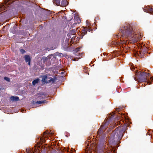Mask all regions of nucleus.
Returning <instances> with one entry per match:
<instances>
[{"label": "nucleus", "mask_w": 153, "mask_h": 153, "mask_svg": "<svg viewBox=\"0 0 153 153\" xmlns=\"http://www.w3.org/2000/svg\"><path fill=\"white\" fill-rule=\"evenodd\" d=\"M119 31L120 33L116 35L119 38L121 36L123 38H126L132 42H135L141 38L140 36H139L134 34V31L130 24H127L122 26L119 29Z\"/></svg>", "instance_id": "f257e3e1"}, {"label": "nucleus", "mask_w": 153, "mask_h": 153, "mask_svg": "<svg viewBox=\"0 0 153 153\" xmlns=\"http://www.w3.org/2000/svg\"><path fill=\"white\" fill-rule=\"evenodd\" d=\"M125 131V127L119 126L117 129H115L110 134L109 136V141L111 143H113L115 140H121Z\"/></svg>", "instance_id": "f03ea898"}, {"label": "nucleus", "mask_w": 153, "mask_h": 153, "mask_svg": "<svg viewBox=\"0 0 153 153\" xmlns=\"http://www.w3.org/2000/svg\"><path fill=\"white\" fill-rule=\"evenodd\" d=\"M135 72H136V76L134 78L135 80H137L140 83L145 82V83H146V85L148 83L149 84H151V82L149 80L148 81L150 76L149 73H147L145 72H141V71L138 72L136 70Z\"/></svg>", "instance_id": "7ed1b4c3"}, {"label": "nucleus", "mask_w": 153, "mask_h": 153, "mask_svg": "<svg viewBox=\"0 0 153 153\" xmlns=\"http://www.w3.org/2000/svg\"><path fill=\"white\" fill-rule=\"evenodd\" d=\"M106 142H102L98 145V146L104 153H111V149L110 148H108V147L106 146Z\"/></svg>", "instance_id": "20e7f679"}, {"label": "nucleus", "mask_w": 153, "mask_h": 153, "mask_svg": "<svg viewBox=\"0 0 153 153\" xmlns=\"http://www.w3.org/2000/svg\"><path fill=\"white\" fill-rule=\"evenodd\" d=\"M92 30V29L88 26V27H84L83 29L82 30L81 34L80 36V38L82 39L83 36L85 34H87V31L90 32Z\"/></svg>", "instance_id": "39448f33"}, {"label": "nucleus", "mask_w": 153, "mask_h": 153, "mask_svg": "<svg viewBox=\"0 0 153 153\" xmlns=\"http://www.w3.org/2000/svg\"><path fill=\"white\" fill-rule=\"evenodd\" d=\"M103 126H101L97 132V136L101 138H102L105 137V134L103 129Z\"/></svg>", "instance_id": "423d86ee"}, {"label": "nucleus", "mask_w": 153, "mask_h": 153, "mask_svg": "<svg viewBox=\"0 0 153 153\" xmlns=\"http://www.w3.org/2000/svg\"><path fill=\"white\" fill-rule=\"evenodd\" d=\"M126 40H122L120 39V40L117 41H112V45L116 46L117 45H120L122 44H123L126 43Z\"/></svg>", "instance_id": "0eeeda50"}, {"label": "nucleus", "mask_w": 153, "mask_h": 153, "mask_svg": "<svg viewBox=\"0 0 153 153\" xmlns=\"http://www.w3.org/2000/svg\"><path fill=\"white\" fill-rule=\"evenodd\" d=\"M24 58L25 59V61L26 63H28V64L30 65L31 59L29 55H26L25 56Z\"/></svg>", "instance_id": "6e6552de"}, {"label": "nucleus", "mask_w": 153, "mask_h": 153, "mask_svg": "<svg viewBox=\"0 0 153 153\" xmlns=\"http://www.w3.org/2000/svg\"><path fill=\"white\" fill-rule=\"evenodd\" d=\"M55 78H56V77H55ZM48 79H49L46 81V83H51V82H52V83H53L55 82V80L56 79V78L54 79L53 78H52L51 77H50L48 78Z\"/></svg>", "instance_id": "1a4fd4ad"}, {"label": "nucleus", "mask_w": 153, "mask_h": 153, "mask_svg": "<svg viewBox=\"0 0 153 153\" xmlns=\"http://www.w3.org/2000/svg\"><path fill=\"white\" fill-rule=\"evenodd\" d=\"M74 19L76 21H77V22L74 23L73 24V25H76L77 23H79L81 21L78 16H75L74 17Z\"/></svg>", "instance_id": "9d476101"}, {"label": "nucleus", "mask_w": 153, "mask_h": 153, "mask_svg": "<svg viewBox=\"0 0 153 153\" xmlns=\"http://www.w3.org/2000/svg\"><path fill=\"white\" fill-rule=\"evenodd\" d=\"M10 99L11 100L14 101H19V99L18 97L12 96L10 97Z\"/></svg>", "instance_id": "9b49d317"}, {"label": "nucleus", "mask_w": 153, "mask_h": 153, "mask_svg": "<svg viewBox=\"0 0 153 153\" xmlns=\"http://www.w3.org/2000/svg\"><path fill=\"white\" fill-rule=\"evenodd\" d=\"M47 101L46 100H45L42 101H37L36 102H35V101H33V104H43L45 103H47Z\"/></svg>", "instance_id": "f8f14e48"}, {"label": "nucleus", "mask_w": 153, "mask_h": 153, "mask_svg": "<svg viewBox=\"0 0 153 153\" xmlns=\"http://www.w3.org/2000/svg\"><path fill=\"white\" fill-rule=\"evenodd\" d=\"M67 4V0H62L61 6L62 7H65Z\"/></svg>", "instance_id": "ddd939ff"}, {"label": "nucleus", "mask_w": 153, "mask_h": 153, "mask_svg": "<svg viewBox=\"0 0 153 153\" xmlns=\"http://www.w3.org/2000/svg\"><path fill=\"white\" fill-rule=\"evenodd\" d=\"M76 30L72 29L70 31L69 33L71 34V35H74L76 33Z\"/></svg>", "instance_id": "4468645a"}, {"label": "nucleus", "mask_w": 153, "mask_h": 153, "mask_svg": "<svg viewBox=\"0 0 153 153\" xmlns=\"http://www.w3.org/2000/svg\"><path fill=\"white\" fill-rule=\"evenodd\" d=\"M110 115H111V116H109V118L110 120L113 119L114 117H117V115H116L114 113H112L110 114Z\"/></svg>", "instance_id": "2eb2a0df"}, {"label": "nucleus", "mask_w": 153, "mask_h": 153, "mask_svg": "<svg viewBox=\"0 0 153 153\" xmlns=\"http://www.w3.org/2000/svg\"><path fill=\"white\" fill-rule=\"evenodd\" d=\"M53 3L56 4L57 5H59L60 0H53Z\"/></svg>", "instance_id": "dca6fc26"}, {"label": "nucleus", "mask_w": 153, "mask_h": 153, "mask_svg": "<svg viewBox=\"0 0 153 153\" xmlns=\"http://www.w3.org/2000/svg\"><path fill=\"white\" fill-rule=\"evenodd\" d=\"M47 77V76L46 75L43 76L42 80V81L43 82H45L46 83V82L47 81H46Z\"/></svg>", "instance_id": "f3484780"}, {"label": "nucleus", "mask_w": 153, "mask_h": 153, "mask_svg": "<svg viewBox=\"0 0 153 153\" xmlns=\"http://www.w3.org/2000/svg\"><path fill=\"white\" fill-rule=\"evenodd\" d=\"M39 79L38 78L34 80H33L32 82V84L33 85H35L39 81Z\"/></svg>", "instance_id": "a211bd4d"}, {"label": "nucleus", "mask_w": 153, "mask_h": 153, "mask_svg": "<svg viewBox=\"0 0 153 153\" xmlns=\"http://www.w3.org/2000/svg\"><path fill=\"white\" fill-rule=\"evenodd\" d=\"M139 54H139V55H140V56L141 57H143V56H144V54L143 51H140L139 52Z\"/></svg>", "instance_id": "6ab92c4d"}, {"label": "nucleus", "mask_w": 153, "mask_h": 153, "mask_svg": "<svg viewBox=\"0 0 153 153\" xmlns=\"http://www.w3.org/2000/svg\"><path fill=\"white\" fill-rule=\"evenodd\" d=\"M40 143H41V144H42L43 143H44L45 142V139L43 137H41L40 138Z\"/></svg>", "instance_id": "aec40b11"}, {"label": "nucleus", "mask_w": 153, "mask_h": 153, "mask_svg": "<svg viewBox=\"0 0 153 153\" xmlns=\"http://www.w3.org/2000/svg\"><path fill=\"white\" fill-rule=\"evenodd\" d=\"M4 80H6L8 82H10V79L9 78L7 77H4Z\"/></svg>", "instance_id": "412c9836"}, {"label": "nucleus", "mask_w": 153, "mask_h": 153, "mask_svg": "<svg viewBox=\"0 0 153 153\" xmlns=\"http://www.w3.org/2000/svg\"><path fill=\"white\" fill-rule=\"evenodd\" d=\"M20 51L22 54L24 53L25 52V51L22 49H20Z\"/></svg>", "instance_id": "4be33fe9"}, {"label": "nucleus", "mask_w": 153, "mask_h": 153, "mask_svg": "<svg viewBox=\"0 0 153 153\" xmlns=\"http://www.w3.org/2000/svg\"><path fill=\"white\" fill-rule=\"evenodd\" d=\"M148 11L151 12H153V9L152 8H148Z\"/></svg>", "instance_id": "5701e85b"}, {"label": "nucleus", "mask_w": 153, "mask_h": 153, "mask_svg": "<svg viewBox=\"0 0 153 153\" xmlns=\"http://www.w3.org/2000/svg\"><path fill=\"white\" fill-rule=\"evenodd\" d=\"M42 59H43V63H45V61L47 60V57L44 58L43 57H42Z\"/></svg>", "instance_id": "b1692460"}, {"label": "nucleus", "mask_w": 153, "mask_h": 153, "mask_svg": "<svg viewBox=\"0 0 153 153\" xmlns=\"http://www.w3.org/2000/svg\"><path fill=\"white\" fill-rule=\"evenodd\" d=\"M80 47H79L78 48H76L75 51L76 52H77L80 50Z\"/></svg>", "instance_id": "393cba45"}, {"label": "nucleus", "mask_w": 153, "mask_h": 153, "mask_svg": "<svg viewBox=\"0 0 153 153\" xmlns=\"http://www.w3.org/2000/svg\"><path fill=\"white\" fill-rule=\"evenodd\" d=\"M83 69H84V72L87 74H88V73L86 72V70L87 68L86 67H84ZM88 74H89V73H88Z\"/></svg>", "instance_id": "a878e982"}, {"label": "nucleus", "mask_w": 153, "mask_h": 153, "mask_svg": "<svg viewBox=\"0 0 153 153\" xmlns=\"http://www.w3.org/2000/svg\"><path fill=\"white\" fill-rule=\"evenodd\" d=\"M71 34L69 33L68 35H67V36H68V39H69L70 38H71Z\"/></svg>", "instance_id": "bb28decb"}, {"label": "nucleus", "mask_w": 153, "mask_h": 153, "mask_svg": "<svg viewBox=\"0 0 153 153\" xmlns=\"http://www.w3.org/2000/svg\"><path fill=\"white\" fill-rule=\"evenodd\" d=\"M130 68L131 70H135V68L134 66H132L131 68Z\"/></svg>", "instance_id": "cd10ccee"}, {"label": "nucleus", "mask_w": 153, "mask_h": 153, "mask_svg": "<svg viewBox=\"0 0 153 153\" xmlns=\"http://www.w3.org/2000/svg\"><path fill=\"white\" fill-rule=\"evenodd\" d=\"M13 29H11L10 30H11V31L12 33H13V34H15V32L14 31H12V30Z\"/></svg>", "instance_id": "c85d7f7f"}, {"label": "nucleus", "mask_w": 153, "mask_h": 153, "mask_svg": "<svg viewBox=\"0 0 153 153\" xmlns=\"http://www.w3.org/2000/svg\"><path fill=\"white\" fill-rule=\"evenodd\" d=\"M86 23L87 24V25H90L89 24H88V21H86Z\"/></svg>", "instance_id": "c756f323"}, {"label": "nucleus", "mask_w": 153, "mask_h": 153, "mask_svg": "<svg viewBox=\"0 0 153 153\" xmlns=\"http://www.w3.org/2000/svg\"><path fill=\"white\" fill-rule=\"evenodd\" d=\"M46 133L45 132H44L43 134L44 135Z\"/></svg>", "instance_id": "7c9ffc66"}, {"label": "nucleus", "mask_w": 153, "mask_h": 153, "mask_svg": "<svg viewBox=\"0 0 153 153\" xmlns=\"http://www.w3.org/2000/svg\"><path fill=\"white\" fill-rule=\"evenodd\" d=\"M151 77V79L152 78V80L153 79L152 77Z\"/></svg>", "instance_id": "2f4dec72"}, {"label": "nucleus", "mask_w": 153, "mask_h": 153, "mask_svg": "<svg viewBox=\"0 0 153 153\" xmlns=\"http://www.w3.org/2000/svg\"><path fill=\"white\" fill-rule=\"evenodd\" d=\"M41 95H43V94L42 93V94H41Z\"/></svg>", "instance_id": "473e14b6"}, {"label": "nucleus", "mask_w": 153, "mask_h": 153, "mask_svg": "<svg viewBox=\"0 0 153 153\" xmlns=\"http://www.w3.org/2000/svg\"><path fill=\"white\" fill-rule=\"evenodd\" d=\"M1 89L0 88V90H1Z\"/></svg>", "instance_id": "72a5a7b5"}, {"label": "nucleus", "mask_w": 153, "mask_h": 153, "mask_svg": "<svg viewBox=\"0 0 153 153\" xmlns=\"http://www.w3.org/2000/svg\"><path fill=\"white\" fill-rule=\"evenodd\" d=\"M145 11V12H146V11Z\"/></svg>", "instance_id": "f704fd0d"}, {"label": "nucleus", "mask_w": 153, "mask_h": 153, "mask_svg": "<svg viewBox=\"0 0 153 153\" xmlns=\"http://www.w3.org/2000/svg\"><path fill=\"white\" fill-rule=\"evenodd\" d=\"M27 153H29V152H27Z\"/></svg>", "instance_id": "c9c22d12"}, {"label": "nucleus", "mask_w": 153, "mask_h": 153, "mask_svg": "<svg viewBox=\"0 0 153 153\" xmlns=\"http://www.w3.org/2000/svg\"><path fill=\"white\" fill-rule=\"evenodd\" d=\"M9 0H8V1H9Z\"/></svg>", "instance_id": "e433bc0d"}]
</instances>
